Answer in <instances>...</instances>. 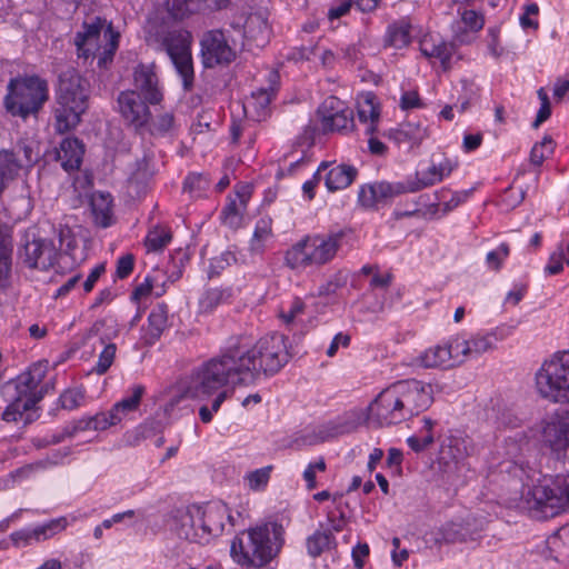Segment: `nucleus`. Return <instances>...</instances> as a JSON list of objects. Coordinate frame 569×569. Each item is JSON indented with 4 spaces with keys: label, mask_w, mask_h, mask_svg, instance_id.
Returning a JSON list of instances; mask_svg holds the SVG:
<instances>
[{
    "label": "nucleus",
    "mask_w": 569,
    "mask_h": 569,
    "mask_svg": "<svg viewBox=\"0 0 569 569\" xmlns=\"http://www.w3.org/2000/svg\"><path fill=\"white\" fill-rule=\"evenodd\" d=\"M335 545V537L329 530H317L307 539L308 553L316 558Z\"/></svg>",
    "instance_id": "38"
},
{
    "label": "nucleus",
    "mask_w": 569,
    "mask_h": 569,
    "mask_svg": "<svg viewBox=\"0 0 569 569\" xmlns=\"http://www.w3.org/2000/svg\"><path fill=\"white\" fill-rule=\"evenodd\" d=\"M563 258H565L563 248H562V246H559L558 250L550 256L549 262L546 266V272H548L549 274H557V273L561 272L563 269V266H562Z\"/></svg>",
    "instance_id": "60"
},
{
    "label": "nucleus",
    "mask_w": 569,
    "mask_h": 569,
    "mask_svg": "<svg viewBox=\"0 0 569 569\" xmlns=\"http://www.w3.org/2000/svg\"><path fill=\"white\" fill-rule=\"evenodd\" d=\"M89 83L68 67L59 74L54 109V130L63 134L73 130L88 108Z\"/></svg>",
    "instance_id": "5"
},
{
    "label": "nucleus",
    "mask_w": 569,
    "mask_h": 569,
    "mask_svg": "<svg viewBox=\"0 0 569 569\" xmlns=\"http://www.w3.org/2000/svg\"><path fill=\"white\" fill-rule=\"evenodd\" d=\"M246 206L241 202L237 201V199H230L228 204L224 207L222 211V219L224 224L230 228L237 229L241 226L242 216L246 211Z\"/></svg>",
    "instance_id": "45"
},
{
    "label": "nucleus",
    "mask_w": 569,
    "mask_h": 569,
    "mask_svg": "<svg viewBox=\"0 0 569 569\" xmlns=\"http://www.w3.org/2000/svg\"><path fill=\"white\" fill-rule=\"evenodd\" d=\"M4 106L9 113L26 119L37 114L49 99L48 82L38 76L17 77L9 81Z\"/></svg>",
    "instance_id": "8"
},
{
    "label": "nucleus",
    "mask_w": 569,
    "mask_h": 569,
    "mask_svg": "<svg viewBox=\"0 0 569 569\" xmlns=\"http://www.w3.org/2000/svg\"><path fill=\"white\" fill-rule=\"evenodd\" d=\"M271 466L257 469L247 476L248 485L252 490H259L267 486L270 479Z\"/></svg>",
    "instance_id": "53"
},
{
    "label": "nucleus",
    "mask_w": 569,
    "mask_h": 569,
    "mask_svg": "<svg viewBox=\"0 0 569 569\" xmlns=\"http://www.w3.org/2000/svg\"><path fill=\"white\" fill-rule=\"evenodd\" d=\"M455 47L452 43L437 39L432 34H426L420 40V51L427 58L440 60L443 69L448 68Z\"/></svg>",
    "instance_id": "27"
},
{
    "label": "nucleus",
    "mask_w": 569,
    "mask_h": 569,
    "mask_svg": "<svg viewBox=\"0 0 569 569\" xmlns=\"http://www.w3.org/2000/svg\"><path fill=\"white\" fill-rule=\"evenodd\" d=\"M83 154L84 146L78 138H64L57 150V159L66 171L79 169Z\"/></svg>",
    "instance_id": "24"
},
{
    "label": "nucleus",
    "mask_w": 569,
    "mask_h": 569,
    "mask_svg": "<svg viewBox=\"0 0 569 569\" xmlns=\"http://www.w3.org/2000/svg\"><path fill=\"white\" fill-rule=\"evenodd\" d=\"M104 326L103 321L94 322L84 338V345H89L93 349L102 348L99 353V360L93 368V371L98 375H103L109 370L114 361L117 351L116 345L110 342L109 338L103 333Z\"/></svg>",
    "instance_id": "18"
},
{
    "label": "nucleus",
    "mask_w": 569,
    "mask_h": 569,
    "mask_svg": "<svg viewBox=\"0 0 569 569\" xmlns=\"http://www.w3.org/2000/svg\"><path fill=\"white\" fill-rule=\"evenodd\" d=\"M425 368H451L463 362V357L455 350V341L449 345L428 348L418 358Z\"/></svg>",
    "instance_id": "21"
},
{
    "label": "nucleus",
    "mask_w": 569,
    "mask_h": 569,
    "mask_svg": "<svg viewBox=\"0 0 569 569\" xmlns=\"http://www.w3.org/2000/svg\"><path fill=\"white\" fill-rule=\"evenodd\" d=\"M208 187L209 180L201 173L189 174L183 183V190L194 196H199Z\"/></svg>",
    "instance_id": "50"
},
{
    "label": "nucleus",
    "mask_w": 569,
    "mask_h": 569,
    "mask_svg": "<svg viewBox=\"0 0 569 569\" xmlns=\"http://www.w3.org/2000/svg\"><path fill=\"white\" fill-rule=\"evenodd\" d=\"M389 138L398 144H407L415 148L428 137V130L421 123L406 122L388 133Z\"/></svg>",
    "instance_id": "26"
},
{
    "label": "nucleus",
    "mask_w": 569,
    "mask_h": 569,
    "mask_svg": "<svg viewBox=\"0 0 569 569\" xmlns=\"http://www.w3.org/2000/svg\"><path fill=\"white\" fill-rule=\"evenodd\" d=\"M167 327L168 307L166 305H158L151 310L148 317V342L153 343L156 340H158Z\"/></svg>",
    "instance_id": "32"
},
{
    "label": "nucleus",
    "mask_w": 569,
    "mask_h": 569,
    "mask_svg": "<svg viewBox=\"0 0 569 569\" xmlns=\"http://www.w3.org/2000/svg\"><path fill=\"white\" fill-rule=\"evenodd\" d=\"M158 49L167 52L177 72L182 79L183 88L189 90L193 82V64L191 57L192 36L183 29L170 30L158 39Z\"/></svg>",
    "instance_id": "11"
},
{
    "label": "nucleus",
    "mask_w": 569,
    "mask_h": 569,
    "mask_svg": "<svg viewBox=\"0 0 569 569\" xmlns=\"http://www.w3.org/2000/svg\"><path fill=\"white\" fill-rule=\"evenodd\" d=\"M132 79L133 89L131 91H138V94L143 97L150 104L161 102L163 94L153 63H139L133 69Z\"/></svg>",
    "instance_id": "17"
},
{
    "label": "nucleus",
    "mask_w": 569,
    "mask_h": 569,
    "mask_svg": "<svg viewBox=\"0 0 569 569\" xmlns=\"http://www.w3.org/2000/svg\"><path fill=\"white\" fill-rule=\"evenodd\" d=\"M461 19L466 27L472 31L482 29L485 24L483 17L475 10H465L461 14Z\"/></svg>",
    "instance_id": "59"
},
{
    "label": "nucleus",
    "mask_w": 569,
    "mask_h": 569,
    "mask_svg": "<svg viewBox=\"0 0 569 569\" xmlns=\"http://www.w3.org/2000/svg\"><path fill=\"white\" fill-rule=\"evenodd\" d=\"M328 166L325 182L329 191H337L349 187L357 177V169L352 166Z\"/></svg>",
    "instance_id": "28"
},
{
    "label": "nucleus",
    "mask_w": 569,
    "mask_h": 569,
    "mask_svg": "<svg viewBox=\"0 0 569 569\" xmlns=\"http://www.w3.org/2000/svg\"><path fill=\"white\" fill-rule=\"evenodd\" d=\"M226 511L221 506H211L203 511L197 510V521L202 533V539L208 536L219 535L224 527Z\"/></svg>",
    "instance_id": "25"
},
{
    "label": "nucleus",
    "mask_w": 569,
    "mask_h": 569,
    "mask_svg": "<svg viewBox=\"0 0 569 569\" xmlns=\"http://www.w3.org/2000/svg\"><path fill=\"white\" fill-rule=\"evenodd\" d=\"M230 27L233 30H242L243 37L259 47H263L270 38L267 18L261 12L233 16Z\"/></svg>",
    "instance_id": "14"
},
{
    "label": "nucleus",
    "mask_w": 569,
    "mask_h": 569,
    "mask_svg": "<svg viewBox=\"0 0 569 569\" xmlns=\"http://www.w3.org/2000/svg\"><path fill=\"white\" fill-rule=\"evenodd\" d=\"M509 256V247L506 243L499 246L498 249L488 252L486 261L489 268L499 270L502 261Z\"/></svg>",
    "instance_id": "56"
},
{
    "label": "nucleus",
    "mask_w": 569,
    "mask_h": 569,
    "mask_svg": "<svg viewBox=\"0 0 569 569\" xmlns=\"http://www.w3.org/2000/svg\"><path fill=\"white\" fill-rule=\"evenodd\" d=\"M150 104L138 91L126 90L118 96V108L127 124L136 130L144 128L151 118Z\"/></svg>",
    "instance_id": "13"
},
{
    "label": "nucleus",
    "mask_w": 569,
    "mask_h": 569,
    "mask_svg": "<svg viewBox=\"0 0 569 569\" xmlns=\"http://www.w3.org/2000/svg\"><path fill=\"white\" fill-rule=\"evenodd\" d=\"M372 93H366L358 102V118L365 124L366 134H375L377 131L380 111Z\"/></svg>",
    "instance_id": "29"
},
{
    "label": "nucleus",
    "mask_w": 569,
    "mask_h": 569,
    "mask_svg": "<svg viewBox=\"0 0 569 569\" xmlns=\"http://www.w3.org/2000/svg\"><path fill=\"white\" fill-rule=\"evenodd\" d=\"M342 239L341 231L306 236L286 252V263L291 269L322 267L335 259Z\"/></svg>",
    "instance_id": "7"
},
{
    "label": "nucleus",
    "mask_w": 569,
    "mask_h": 569,
    "mask_svg": "<svg viewBox=\"0 0 569 569\" xmlns=\"http://www.w3.org/2000/svg\"><path fill=\"white\" fill-rule=\"evenodd\" d=\"M284 545V528L276 521L249 528L233 538L230 557L244 568H266Z\"/></svg>",
    "instance_id": "4"
},
{
    "label": "nucleus",
    "mask_w": 569,
    "mask_h": 569,
    "mask_svg": "<svg viewBox=\"0 0 569 569\" xmlns=\"http://www.w3.org/2000/svg\"><path fill=\"white\" fill-rule=\"evenodd\" d=\"M214 395L217 396L212 401L211 409H209L207 406H202L199 409L200 419L204 423H208L212 420V412H217L220 409L223 401L229 397V391L222 387L217 390ZM211 396H213V393Z\"/></svg>",
    "instance_id": "49"
},
{
    "label": "nucleus",
    "mask_w": 569,
    "mask_h": 569,
    "mask_svg": "<svg viewBox=\"0 0 569 569\" xmlns=\"http://www.w3.org/2000/svg\"><path fill=\"white\" fill-rule=\"evenodd\" d=\"M272 238V221L270 218H261L257 221L253 236L250 242V250L253 253H261L266 243Z\"/></svg>",
    "instance_id": "37"
},
{
    "label": "nucleus",
    "mask_w": 569,
    "mask_h": 569,
    "mask_svg": "<svg viewBox=\"0 0 569 569\" xmlns=\"http://www.w3.org/2000/svg\"><path fill=\"white\" fill-rule=\"evenodd\" d=\"M230 297L231 291L229 289L210 288L200 299V308L206 312H210L220 303L227 301Z\"/></svg>",
    "instance_id": "42"
},
{
    "label": "nucleus",
    "mask_w": 569,
    "mask_h": 569,
    "mask_svg": "<svg viewBox=\"0 0 569 569\" xmlns=\"http://www.w3.org/2000/svg\"><path fill=\"white\" fill-rule=\"evenodd\" d=\"M415 191H418V188H415L413 183L406 186L401 182L381 181L362 187L359 191V201L365 208H375L380 202Z\"/></svg>",
    "instance_id": "16"
},
{
    "label": "nucleus",
    "mask_w": 569,
    "mask_h": 569,
    "mask_svg": "<svg viewBox=\"0 0 569 569\" xmlns=\"http://www.w3.org/2000/svg\"><path fill=\"white\" fill-rule=\"evenodd\" d=\"M553 151V141L550 137H545L541 142L536 143L530 152V162L540 166L548 154Z\"/></svg>",
    "instance_id": "48"
},
{
    "label": "nucleus",
    "mask_w": 569,
    "mask_h": 569,
    "mask_svg": "<svg viewBox=\"0 0 569 569\" xmlns=\"http://www.w3.org/2000/svg\"><path fill=\"white\" fill-rule=\"evenodd\" d=\"M59 242L63 254H59L53 242L47 239H33L27 241L23 249L19 252L20 259L31 269L42 271L53 268L59 260H63L71 254L77 247L76 238L69 227H61L58 231Z\"/></svg>",
    "instance_id": "10"
},
{
    "label": "nucleus",
    "mask_w": 569,
    "mask_h": 569,
    "mask_svg": "<svg viewBox=\"0 0 569 569\" xmlns=\"http://www.w3.org/2000/svg\"><path fill=\"white\" fill-rule=\"evenodd\" d=\"M119 39L120 33L113 29L110 21L93 17L83 21L74 36L77 57L84 62L97 59L100 68H107L118 50Z\"/></svg>",
    "instance_id": "6"
},
{
    "label": "nucleus",
    "mask_w": 569,
    "mask_h": 569,
    "mask_svg": "<svg viewBox=\"0 0 569 569\" xmlns=\"http://www.w3.org/2000/svg\"><path fill=\"white\" fill-rule=\"evenodd\" d=\"M457 164L456 160L449 158H443L439 163H432L427 171L422 173L418 182L413 183V187L420 190L440 182L453 171Z\"/></svg>",
    "instance_id": "30"
},
{
    "label": "nucleus",
    "mask_w": 569,
    "mask_h": 569,
    "mask_svg": "<svg viewBox=\"0 0 569 569\" xmlns=\"http://www.w3.org/2000/svg\"><path fill=\"white\" fill-rule=\"evenodd\" d=\"M201 58L206 68L229 64L236 59L234 49L220 29L209 30L203 33L201 41Z\"/></svg>",
    "instance_id": "12"
},
{
    "label": "nucleus",
    "mask_w": 569,
    "mask_h": 569,
    "mask_svg": "<svg viewBox=\"0 0 569 569\" xmlns=\"http://www.w3.org/2000/svg\"><path fill=\"white\" fill-rule=\"evenodd\" d=\"M435 426V421L430 418H423V430L426 435L422 438H418L416 436L409 437L407 439L408 446L416 452H420L431 446L435 441L432 429Z\"/></svg>",
    "instance_id": "46"
},
{
    "label": "nucleus",
    "mask_w": 569,
    "mask_h": 569,
    "mask_svg": "<svg viewBox=\"0 0 569 569\" xmlns=\"http://www.w3.org/2000/svg\"><path fill=\"white\" fill-rule=\"evenodd\" d=\"M44 377V369L41 365H34L27 372L21 373L16 382L17 396L21 398H31L34 400V405L39 402L43 393L38 391L39 385L42 382Z\"/></svg>",
    "instance_id": "22"
},
{
    "label": "nucleus",
    "mask_w": 569,
    "mask_h": 569,
    "mask_svg": "<svg viewBox=\"0 0 569 569\" xmlns=\"http://www.w3.org/2000/svg\"><path fill=\"white\" fill-rule=\"evenodd\" d=\"M520 507L528 511H538L545 517H552L569 508V475L558 477L551 483L540 482L528 488Z\"/></svg>",
    "instance_id": "9"
},
{
    "label": "nucleus",
    "mask_w": 569,
    "mask_h": 569,
    "mask_svg": "<svg viewBox=\"0 0 569 569\" xmlns=\"http://www.w3.org/2000/svg\"><path fill=\"white\" fill-rule=\"evenodd\" d=\"M323 128L331 131H347L353 124L352 110L347 109L332 116H327L322 121Z\"/></svg>",
    "instance_id": "44"
},
{
    "label": "nucleus",
    "mask_w": 569,
    "mask_h": 569,
    "mask_svg": "<svg viewBox=\"0 0 569 569\" xmlns=\"http://www.w3.org/2000/svg\"><path fill=\"white\" fill-rule=\"evenodd\" d=\"M12 237L8 229L0 230V286L7 280L11 269Z\"/></svg>",
    "instance_id": "36"
},
{
    "label": "nucleus",
    "mask_w": 569,
    "mask_h": 569,
    "mask_svg": "<svg viewBox=\"0 0 569 569\" xmlns=\"http://www.w3.org/2000/svg\"><path fill=\"white\" fill-rule=\"evenodd\" d=\"M173 128H174L173 114L169 113V112H164L157 117V119L152 123L150 132L152 134H157V136H164L167 133H170L173 130Z\"/></svg>",
    "instance_id": "51"
},
{
    "label": "nucleus",
    "mask_w": 569,
    "mask_h": 569,
    "mask_svg": "<svg viewBox=\"0 0 569 569\" xmlns=\"http://www.w3.org/2000/svg\"><path fill=\"white\" fill-rule=\"evenodd\" d=\"M433 402V390L428 383L416 379L401 380L383 389L356 421L337 419L322 425L318 430L320 441L351 432L369 419L377 426H390L418 416Z\"/></svg>",
    "instance_id": "2"
},
{
    "label": "nucleus",
    "mask_w": 569,
    "mask_h": 569,
    "mask_svg": "<svg viewBox=\"0 0 569 569\" xmlns=\"http://www.w3.org/2000/svg\"><path fill=\"white\" fill-rule=\"evenodd\" d=\"M328 163L322 162L317 172L313 174L312 179L306 181L302 186L303 192L308 196V199L311 200L315 197V188L318 182L321 180V173L328 169Z\"/></svg>",
    "instance_id": "61"
},
{
    "label": "nucleus",
    "mask_w": 569,
    "mask_h": 569,
    "mask_svg": "<svg viewBox=\"0 0 569 569\" xmlns=\"http://www.w3.org/2000/svg\"><path fill=\"white\" fill-rule=\"evenodd\" d=\"M508 332L503 329H496L495 331L485 336H475L469 340H456L455 350L458 351L460 357H463V361L473 356H480L495 348L498 340H502Z\"/></svg>",
    "instance_id": "20"
},
{
    "label": "nucleus",
    "mask_w": 569,
    "mask_h": 569,
    "mask_svg": "<svg viewBox=\"0 0 569 569\" xmlns=\"http://www.w3.org/2000/svg\"><path fill=\"white\" fill-rule=\"evenodd\" d=\"M17 152H12L19 160L21 168L26 166H31L38 160V153L33 151V148L24 142L18 144Z\"/></svg>",
    "instance_id": "58"
},
{
    "label": "nucleus",
    "mask_w": 569,
    "mask_h": 569,
    "mask_svg": "<svg viewBox=\"0 0 569 569\" xmlns=\"http://www.w3.org/2000/svg\"><path fill=\"white\" fill-rule=\"evenodd\" d=\"M288 360L287 337L282 333L263 336L252 347L240 338L197 368L190 392L194 397L211 396L222 387L254 379L260 372L276 373Z\"/></svg>",
    "instance_id": "1"
},
{
    "label": "nucleus",
    "mask_w": 569,
    "mask_h": 569,
    "mask_svg": "<svg viewBox=\"0 0 569 569\" xmlns=\"http://www.w3.org/2000/svg\"><path fill=\"white\" fill-rule=\"evenodd\" d=\"M132 269H133V257L131 254L123 256L118 260L117 276L120 279L128 277L132 272Z\"/></svg>",
    "instance_id": "63"
},
{
    "label": "nucleus",
    "mask_w": 569,
    "mask_h": 569,
    "mask_svg": "<svg viewBox=\"0 0 569 569\" xmlns=\"http://www.w3.org/2000/svg\"><path fill=\"white\" fill-rule=\"evenodd\" d=\"M84 400V390L81 388H69L64 390L59 398L61 407L67 410H73L82 405Z\"/></svg>",
    "instance_id": "47"
},
{
    "label": "nucleus",
    "mask_w": 569,
    "mask_h": 569,
    "mask_svg": "<svg viewBox=\"0 0 569 569\" xmlns=\"http://www.w3.org/2000/svg\"><path fill=\"white\" fill-rule=\"evenodd\" d=\"M144 393V387L141 385H136L131 389V396L123 398L121 401L117 402L113 407L112 417L121 421L124 416L129 412L136 411L140 405L141 398Z\"/></svg>",
    "instance_id": "35"
},
{
    "label": "nucleus",
    "mask_w": 569,
    "mask_h": 569,
    "mask_svg": "<svg viewBox=\"0 0 569 569\" xmlns=\"http://www.w3.org/2000/svg\"><path fill=\"white\" fill-rule=\"evenodd\" d=\"M305 303L301 299L296 298L289 306V308L281 309L279 317L286 326H292L296 322V319L303 313Z\"/></svg>",
    "instance_id": "52"
},
{
    "label": "nucleus",
    "mask_w": 569,
    "mask_h": 569,
    "mask_svg": "<svg viewBox=\"0 0 569 569\" xmlns=\"http://www.w3.org/2000/svg\"><path fill=\"white\" fill-rule=\"evenodd\" d=\"M172 240V232L166 226H154L146 237L144 246L148 252L162 251Z\"/></svg>",
    "instance_id": "34"
},
{
    "label": "nucleus",
    "mask_w": 569,
    "mask_h": 569,
    "mask_svg": "<svg viewBox=\"0 0 569 569\" xmlns=\"http://www.w3.org/2000/svg\"><path fill=\"white\" fill-rule=\"evenodd\" d=\"M410 24L406 21H399L388 28L387 42L395 48H403L410 43Z\"/></svg>",
    "instance_id": "39"
},
{
    "label": "nucleus",
    "mask_w": 569,
    "mask_h": 569,
    "mask_svg": "<svg viewBox=\"0 0 569 569\" xmlns=\"http://www.w3.org/2000/svg\"><path fill=\"white\" fill-rule=\"evenodd\" d=\"M112 408L108 412H99L93 417L81 418L66 426L61 433L54 435L53 443L63 441L66 438L73 437L79 431L94 430L101 431L120 422L119 418H113Z\"/></svg>",
    "instance_id": "19"
},
{
    "label": "nucleus",
    "mask_w": 569,
    "mask_h": 569,
    "mask_svg": "<svg viewBox=\"0 0 569 569\" xmlns=\"http://www.w3.org/2000/svg\"><path fill=\"white\" fill-rule=\"evenodd\" d=\"M21 169L20 160L12 151H0V196L9 183L16 179Z\"/></svg>",
    "instance_id": "31"
},
{
    "label": "nucleus",
    "mask_w": 569,
    "mask_h": 569,
    "mask_svg": "<svg viewBox=\"0 0 569 569\" xmlns=\"http://www.w3.org/2000/svg\"><path fill=\"white\" fill-rule=\"evenodd\" d=\"M68 526V521L64 517L52 519L41 526H38L29 531H18L11 535L12 540L18 543L19 540H23L26 543L31 541H44L54 535L63 531Z\"/></svg>",
    "instance_id": "23"
},
{
    "label": "nucleus",
    "mask_w": 569,
    "mask_h": 569,
    "mask_svg": "<svg viewBox=\"0 0 569 569\" xmlns=\"http://www.w3.org/2000/svg\"><path fill=\"white\" fill-rule=\"evenodd\" d=\"M349 109L345 106V103L336 97L327 98L321 107L319 108V113L321 114L322 121L327 119V116H332V113H338L340 111H345Z\"/></svg>",
    "instance_id": "55"
},
{
    "label": "nucleus",
    "mask_w": 569,
    "mask_h": 569,
    "mask_svg": "<svg viewBox=\"0 0 569 569\" xmlns=\"http://www.w3.org/2000/svg\"><path fill=\"white\" fill-rule=\"evenodd\" d=\"M166 4L168 13L176 20H183L198 12L194 0H167Z\"/></svg>",
    "instance_id": "43"
},
{
    "label": "nucleus",
    "mask_w": 569,
    "mask_h": 569,
    "mask_svg": "<svg viewBox=\"0 0 569 569\" xmlns=\"http://www.w3.org/2000/svg\"><path fill=\"white\" fill-rule=\"evenodd\" d=\"M196 370H197V368L192 371V373L190 376V380H192V376H193ZM190 386H191V381H189V385L187 386L184 391H178V392L173 393L170 397V399L168 400V402L163 407V410H164L166 415H170L174 410V408L181 402V400L186 397V395L190 396L191 398H196L190 392ZM209 397L210 396H202V397H198V398L199 399H204V398H209Z\"/></svg>",
    "instance_id": "57"
},
{
    "label": "nucleus",
    "mask_w": 569,
    "mask_h": 569,
    "mask_svg": "<svg viewBox=\"0 0 569 569\" xmlns=\"http://www.w3.org/2000/svg\"><path fill=\"white\" fill-rule=\"evenodd\" d=\"M538 392L552 402H569V351L557 352L536 373ZM543 442L557 455L569 447V422L556 419L542 430Z\"/></svg>",
    "instance_id": "3"
},
{
    "label": "nucleus",
    "mask_w": 569,
    "mask_h": 569,
    "mask_svg": "<svg viewBox=\"0 0 569 569\" xmlns=\"http://www.w3.org/2000/svg\"><path fill=\"white\" fill-rule=\"evenodd\" d=\"M351 7H352L351 0H341L339 3H337L336 6H332L328 10V18L330 20L339 19V18L346 16L350 11Z\"/></svg>",
    "instance_id": "62"
},
{
    "label": "nucleus",
    "mask_w": 569,
    "mask_h": 569,
    "mask_svg": "<svg viewBox=\"0 0 569 569\" xmlns=\"http://www.w3.org/2000/svg\"><path fill=\"white\" fill-rule=\"evenodd\" d=\"M326 468L327 466L323 458H320L316 462H311L308 465L307 469L303 472V479L306 480L307 488L309 490H312L317 487L316 472H325Z\"/></svg>",
    "instance_id": "54"
},
{
    "label": "nucleus",
    "mask_w": 569,
    "mask_h": 569,
    "mask_svg": "<svg viewBox=\"0 0 569 569\" xmlns=\"http://www.w3.org/2000/svg\"><path fill=\"white\" fill-rule=\"evenodd\" d=\"M349 343H350L349 335H345L342 332L337 333L327 350V356L333 357L337 353L339 346L348 347Z\"/></svg>",
    "instance_id": "64"
},
{
    "label": "nucleus",
    "mask_w": 569,
    "mask_h": 569,
    "mask_svg": "<svg viewBox=\"0 0 569 569\" xmlns=\"http://www.w3.org/2000/svg\"><path fill=\"white\" fill-rule=\"evenodd\" d=\"M178 535L190 541H198L202 539V533L197 521V512H184L180 516Z\"/></svg>",
    "instance_id": "40"
},
{
    "label": "nucleus",
    "mask_w": 569,
    "mask_h": 569,
    "mask_svg": "<svg viewBox=\"0 0 569 569\" xmlns=\"http://www.w3.org/2000/svg\"><path fill=\"white\" fill-rule=\"evenodd\" d=\"M269 87L253 91L243 104L246 117L253 121H262L270 113V102L276 94L279 74L277 71L269 73Z\"/></svg>",
    "instance_id": "15"
},
{
    "label": "nucleus",
    "mask_w": 569,
    "mask_h": 569,
    "mask_svg": "<svg viewBox=\"0 0 569 569\" xmlns=\"http://www.w3.org/2000/svg\"><path fill=\"white\" fill-rule=\"evenodd\" d=\"M34 400L31 398H21L16 396L13 401L2 412V419L7 422L18 421L22 415L34 407Z\"/></svg>",
    "instance_id": "41"
},
{
    "label": "nucleus",
    "mask_w": 569,
    "mask_h": 569,
    "mask_svg": "<svg viewBox=\"0 0 569 569\" xmlns=\"http://www.w3.org/2000/svg\"><path fill=\"white\" fill-rule=\"evenodd\" d=\"M112 200L110 194L93 193L91 197V210L97 226L107 228L111 224Z\"/></svg>",
    "instance_id": "33"
}]
</instances>
